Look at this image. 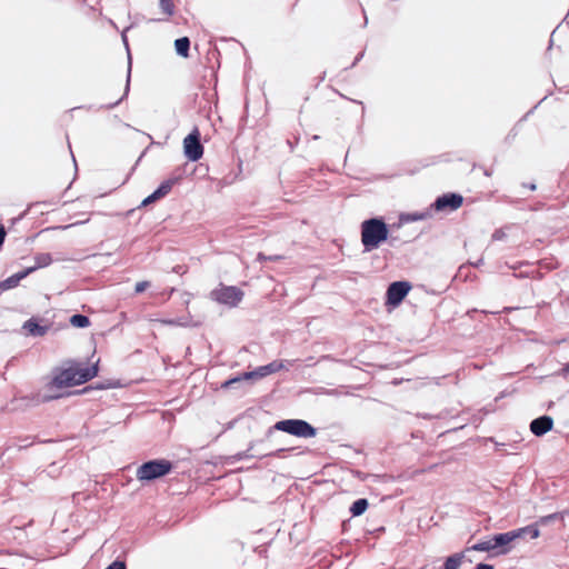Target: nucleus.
I'll use <instances>...</instances> for the list:
<instances>
[{
  "instance_id": "1",
  "label": "nucleus",
  "mask_w": 569,
  "mask_h": 569,
  "mask_svg": "<svg viewBox=\"0 0 569 569\" xmlns=\"http://www.w3.org/2000/svg\"><path fill=\"white\" fill-rule=\"evenodd\" d=\"M97 373V365L91 367L72 366L67 369H62L58 373H56L50 383L48 385V389L52 390L53 388H66L81 385L96 377Z\"/></svg>"
},
{
  "instance_id": "13",
  "label": "nucleus",
  "mask_w": 569,
  "mask_h": 569,
  "mask_svg": "<svg viewBox=\"0 0 569 569\" xmlns=\"http://www.w3.org/2000/svg\"><path fill=\"white\" fill-rule=\"evenodd\" d=\"M23 329L32 337H43L49 331L48 326L39 325L34 318L27 320L23 323Z\"/></svg>"
},
{
  "instance_id": "24",
  "label": "nucleus",
  "mask_w": 569,
  "mask_h": 569,
  "mask_svg": "<svg viewBox=\"0 0 569 569\" xmlns=\"http://www.w3.org/2000/svg\"><path fill=\"white\" fill-rule=\"evenodd\" d=\"M130 76H131V58L129 57L128 74H127V82H126L123 96L114 103L108 104L107 109H112L113 107L118 106L120 103V101L128 94L129 89H130Z\"/></svg>"
},
{
  "instance_id": "25",
  "label": "nucleus",
  "mask_w": 569,
  "mask_h": 569,
  "mask_svg": "<svg viewBox=\"0 0 569 569\" xmlns=\"http://www.w3.org/2000/svg\"><path fill=\"white\" fill-rule=\"evenodd\" d=\"M160 200L159 196H157L156 191H153L150 196H148L147 198H144L141 202V206L146 207L152 202H156Z\"/></svg>"
},
{
  "instance_id": "21",
  "label": "nucleus",
  "mask_w": 569,
  "mask_h": 569,
  "mask_svg": "<svg viewBox=\"0 0 569 569\" xmlns=\"http://www.w3.org/2000/svg\"><path fill=\"white\" fill-rule=\"evenodd\" d=\"M178 179H168L160 183V186L154 190L159 198L166 197L172 189L173 184Z\"/></svg>"
},
{
  "instance_id": "3",
  "label": "nucleus",
  "mask_w": 569,
  "mask_h": 569,
  "mask_svg": "<svg viewBox=\"0 0 569 569\" xmlns=\"http://www.w3.org/2000/svg\"><path fill=\"white\" fill-rule=\"evenodd\" d=\"M539 535L540 531L537 525H529L516 530L497 533L492 537L495 556H503L509 553V551L511 550L510 543L517 539H521L527 536H529L530 539H536L539 537Z\"/></svg>"
},
{
  "instance_id": "36",
  "label": "nucleus",
  "mask_w": 569,
  "mask_h": 569,
  "mask_svg": "<svg viewBox=\"0 0 569 569\" xmlns=\"http://www.w3.org/2000/svg\"><path fill=\"white\" fill-rule=\"evenodd\" d=\"M362 57H363V52H360L358 54V57L356 58V60L353 61L352 66H355L359 60H361Z\"/></svg>"
},
{
  "instance_id": "20",
  "label": "nucleus",
  "mask_w": 569,
  "mask_h": 569,
  "mask_svg": "<svg viewBox=\"0 0 569 569\" xmlns=\"http://www.w3.org/2000/svg\"><path fill=\"white\" fill-rule=\"evenodd\" d=\"M429 217H431V212H430V210H426L422 212L406 213V214L401 216V220L405 222H415V221L425 220Z\"/></svg>"
},
{
  "instance_id": "2",
  "label": "nucleus",
  "mask_w": 569,
  "mask_h": 569,
  "mask_svg": "<svg viewBox=\"0 0 569 569\" xmlns=\"http://www.w3.org/2000/svg\"><path fill=\"white\" fill-rule=\"evenodd\" d=\"M389 230L381 218H370L361 223V242L365 252L377 249L388 239Z\"/></svg>"
},
{
  "instance_id": "31",
  "label": "nucleus",
  "mask_w": 569,
  "mask_h": 569,
  "mask_svg": "<svg viewBox=\"0 0 569 569\" xmlns=\"http://www.w3.org/2000/svg\"><path fill=\"white\" fill-rule=\"evenodd\" d=\"M6 229L3 226H0V248L2 247L6 239Z\"/></svg>"
},
{
  "instance_id": "4",
  "label": "nucleus",
  "mask_w": 569,
  "mask_h": 569,
  "mask_svg": "<svg viewBox=\"0 0 569 569\" xmlns=\"http://www.w3.org/2000/svg\"><path fill=\"white\" fill-rule=\"evenodd\" d=\"M172 463L166 459H154L142 463L136 472L139 481H152L168 475Z\"/></svg>"
},
{
  "instance_id": "11",
  "label": "nucleus",
  "mask_w": 569,
  "mask_h": 569,
  "mask_svg": "<svg viewBox=\"0 0 569 569\" xmlns=\"http://www.w3.org/2000/svg\"><path fill=\"white\" fill-rule=\"evenodd\" d=\"M553 420L549 416H541L539 418H536L530 423V430L531 432L537 436L541 437L546 435L548 431L552 429Z\"/></svg>"
},
{
  "instance_id": "7",
  "label": "nucleus",
  "mask_w": 569,
  "mask_h": 569,
  "mask_svg": "<svg viewBox=\"0 0 569 569\" xmlns=\"http://www.w3.org/2000/svg\"><path fill=\"white\" fill-rule=\"evenodd\" d=\"M183 153L187 159L190 161H198L203 156V146L200 141V131L198 128H194L184 139H183Z\"/></svg>"
},
{
  "instance_id": "32",
  "label": "nucleus",
  "mask_w": 569,
  "mask_h": 569,
  "mask_svg": "<svg viewBox=\"0 0 569 569\" xmlns=\"http://www.w3.org/2000/svg\"><path fill=\"white\" fill-rule=\"evenodd\" d=\"M475 569H493V566L488 563H478Z\"/></svg>"
},
{
  "instance_id": "5",
  "label": "nucleus",
  "mask_w": 569,
  "mask_h": 569,
  "mask_svg": "<svg viewBox=\"0 0 569 569\" xmlns=\"http://www.w3.org/2000/svg\"><path fill=\"white\" fill-rule=\"evenodd\" d=\"M273 429L305 439L317 435V429L302 419L280 420L273 426Z\"/></svg>"
},
{
  "instance_id": "19",
  "label": "nucleus",
  "mask_w": 569,
  "mask_h": 569,
  "mask_svg": "<svg viewBox=\"0 0 569 569\" xmlns=\"http://www.w3.org/2000/svg\"><path fill=\"white\" fill-rule=\"evenodd\" d=\"M159 1V8L161 12L166 16L163 20H167L169 17H171L174 13V3L173 0H158ZM157 21H162V19H158Z\"/></svg>"
},
{
  "instance_id": "12",
  "label": "nucleus",
  "mask_w": 569,
  "mask_h": 569,
  "mask_svg": "<svg viewBox=\"0 0 569 569\" xmlns=\"http://www.w3.org/2000/svg\"><path fill=\"white\" fill-rule=\"evenodd\" d=\"M256 446H257V443L252 442L246 451L239 452L237 455V459L238 460H242V459H247V458L261 459V458L268 457V456L279 457L281 452L286 451V449H283V448H280V449H277L276 451H270V452L254 451Z\"/></svg>"
},
{
  "instance_id": "37",
  "label": "nucleus",
  "mask_w": 569,
  "mask_h": 569,
  "mask_svg": "<svg viewBox=\"0 0 569 569\" xmlns=\"http://www.w3.org/2000/svg\"><path fill=\"white\" fill-rule=\"evenodd\" d=\"M122 40H123L124 44L128 47L127 37H126L124 32L122 33Z\"/></svg>"
},
{
  "instance_id": "14",
  "label": "nucleus",
  "mask_w": 569,
  "mask_h": 569,
  "mask_svg": "<svg viewBox=\"0 0 569 569\" xmlns=\"http://www.w3.org/2000/svg\"><path fill=\"white\" fill-rule=\"evenodd\" d=\"M33 271H34V268H27L26 270L17 272V273L10 276L9 278H7L6 280L1 281L4 290H9V289L17 287L23 278H26L29 273H31Z\"/></svg>"
},
{
  "instance_id": "28",
  "label": "nucleus",
  "mask_w": 569,
  "mask_h": 569,
  "mask_svg": "<svg viewBox=\"0 0 569 569\" xmlns=\"http://www.w3.org/2000/svg\"><path fill=\"white\" fill-rule=\"evenodd\" d=\"M61 395H43L41 396V398L39 399L40 402H48L50 400H53V399H58L60 398Z\"/></svg>"
},
{
  "instance_id": "9",
  "label": "nucleus",
  "mask_w": 569,
  "mask_h": 569,
  "mask_svg": "<svg viewBox=\"0 0 569 569\" xmlns=\"http://www.w3.org/2000/svg\"><path fill=\"white\" fill-rule=\"evenodd\" d=\"M411 286L408 281H395L387 289V303L398 306L410 291Z\"/></svg>"
},
{
  "instance_id": "34",
  "label": "nucleus",
  "mask_w": 569,
  "mask_h": 569,
  "mask_svg": "<svg viewBox=\"0 0 569 569\" xmlns=\"http://www.w3.org/2000/svg\"><path fill=\"white\" fill-rule=\"evenodd\" d=\"M280 259H282V257L279 254L268 256V261H278Z\"/></svg>"
},
{
  "instance_id": "40",
  "label": "nucleus",
  "mask_w": 569,
  "mask_h": 569,
  "mask_svg": "<svg viewBox=\"0 0 569 569\" xmlns=\"http://www.w3.org/2000/svg\"><path fill=\"white\" fill-rule=\"evenodd\" d=\"M3 291H6V290H4L3 286H2V282L0 281V295H1Z\"/></svg>"
},
{
  "instance_id": "10",
  "label": "nucleus",
  "mask_w": 569,
  "mask_h": 569,
  "mask_svg": "<svg viewBox=\"0 0 569 569\" xmlns=\"http://www.w3.org/2000/svg\"><path fill=\"white\" fill-rule=\"evenodd\" d=\"M462 201V196L458 193H445L436 199V201L431 204V209H435L436 211H445L449 209L452 211L460 208Z\"/></svg>"
},
{
  "instance_id": "22",
  "label": "nucleus",
  "mask_w": 569,
  "mask_h": 569,
  "mask_svg": "<svg viewBox=\"0 0 569 569\" xmlns=\"http://www.w3.org/2000/svg\"><path fill=\"white\" fill-rule=\"evenodd\" d=\"M70 323L76 328H87L90 326V319L80 313H76L70 317Z\"/></svg>"
},
{
  "instance_id": "18",
  "label": "nucleus",
  "mask_w": 569,
  "mask_h": 569,
  "mask_svg": "<svg viewBox=\"0 0 569 569\" xmlns=\"http://www.w3.org/2000/svg\"><path fill=\"white\" fill-rule=\"evenodd\" d=\"M473 550V551H480V552H492V556H495V547L492 542V538L486 541H480L475 543L473 546L467 548V551Z\"/></svg>"
},
{
  "instance_id": "26",
  "label": "nucleus",
  "mask_w": 569,
  "mask_h": 569,
  "mask_svg": "<svg viewBox=\"0 0 569 569\" xmlns=\"http://www.w3.org/2000/svg\"><path fill=\"white\" fill-rule=\"evenodd\" d=\"M106 569H127V565L122 560H114Z\"/></svg>"
},
{
  "instance_id": "35",
  "label": "nucleus",
  "mask_w": 569,
  "mask_h": 569,
  "mask_svg": "<svg viewBox=\"0 0 569 569\" xmlns=\"http://www.w3.org/2000/svg\"><path fill=\"white\" fill-rule=\"evenodd\" d=\"M161 322L164 325H178V321L173 319L161 320Z\"/></svg>"
},
{
  "instance_id": "38",
  "label": "nucleus",
  "mask_w": 569,
  "mask_h": 569,
  "mask_svg": "<svg viewBox=\"0 0 569 569\" xmlns=\"http://www.w3.org/2000/svg\"><path fill=\"white\" fill-rule=\"evenodd\" d=\"M565 373H569V363L563 368Z\"/></svg>"
},
{
  "instance_id": "15",
  "label": "nucleus",
  "mask_w": 569,
  "mask_h": 569,
  "mask_svg": "<svg viewBox=\"0 0 569 569\" xmlns=\"http://www.w3.org/2000/svg\"><path fill=\"white\" fill-rule=\"evenodd\" d=\"M465 558L463 552H458L449 556L443 563L442 569H459Z\"/></svg>"
},
{
  "instance_id": "8",
  "label": "nucleus",
  "mask_w": 569,
  "mask_h": 569,
  "mask_svg": "<svg viewBox=\"0 0 569 569\" xmlns=\"http://www.w3.org/2000/svg\"><path fill=\"white\" fill-rule=\"evenodd\" d=\"M211 297L219 303L236 307L243 298V292L238 287H220L211 292Z\"/></svg>"
},
{
  "instance_id": "23",
  "label": "nucleus",
  "mask_w": 569,
  "mask_h": 569,
  "mask_svg": "<svg viewBox=\"0 0 569 569\" xmlns=\"http://www.w3.org/2000/svg\"><path fill=\"white\" fill-rule=\"evenodd\" d=\"M36 264L32 267L34 270L43 267H48L52 262L50 253H38L34 256Z\"/></svg>"
},
{
  "instance_id": "33",
  "label": "nucleus",
  "mask_w": 569,
  "mask_h": 569,
  "mask_svg": "<svg viewBox=\"0 0 569 569\" xmlns=\"http://www.w3.org/2000/svg\"><path fill=\"white\" fill-rule=\"evenodd\" d=\"M257 260H259V261H268V256L262 253V252H259L258 256H257Z\"/></svg>"
},
{
  "instance_id": "29",
  "label": "nucleus",
  "mask_w": 569,
  "mask_h": 569,
  "mask_svg": "<svg viewBox=\"0 0 569 569\" xmlns=\"http://www.w3.org/2000/svg\"><path fill=\"white\" fill-rule=\"evenodd\" d=\"M557 517V513H552V515H549V516H545V517H541L539 522L541 525H547L549 523L550 521H552L553 519H556Z\"/></svg>"
},
{
  "instance_id": "6",
  "label": "nucleus",
  "mask_w": 569,
  "mask_h": 569,
  "mask_svg": "<svg viewBox=\"0 0 569 569\" xmlns=\"http://www.w3.org/2000/svg\"><path fill=\"white\" fill-rule=\"evenodd\" d=\"M283 368H284V365L282 361L274 360L266 366H260L252 371H248L240 376H237V377L226 380L224 382L221 383V388H229L232 386V383H241L244 380L260 379V378H263L271 373L278 372Z\"/></svg>"
},
{
  "instance_id": "41",
  "label": "nucleus",
  "mask_w": 569,
  "mask_h": 569,
  "mask_svg": "<svg viewBox=\"0 0 569 569\" xmlns=\"http://www.w3.org/2000/svg\"><path fill=\"white\" fill-rule=\"evenodd\" d=\"M69 227H70V226H61V227H59V228H60V229H67V228H69Z\"/></svg>"
},
{
  "instance_id": "17",
  "label": "nucleus",
  "mask_w": 569,
  "mask_h": 569,
  "mask_svg": "<svg viewBox=\"0 0 569 569\" xmlns=\"http://www.w3.org/2000/svg\"><path fill=\"white\" fill-rule=\"evenodd\" d=\"M368 500L365 499V498H360L358 500H356L351 507H350V513L353 516V517H359L361 516L362 513H365V511L368 509Z\"/></svg>"
},
{
  "instance_id": "16",
  "label": "nucleus",
  "mask_w": 569,
  "mask_h": 569,
  "mask_svg": "<svg viewBox=\"0 0 569 569\" xmlns=\"http://www.w3.org/2000/svg\"><path fill=\"white\" fill-rule=\"evenodd\" d=\"M176 52L186 58L189 56L190 40L188 37L179 38L174 41Z\"/></svg>"
},
{
  "instance_id": "42",
  "label": "nucleus",
  "mask_w": 569,
  "mask_h": 569,
  "mask_svg": "<svg viewBox=\"0 0 569 569\" xmlns=\"http://www.w3.org/2000/svg\"><path fill=\"white\" fill-rule=\"evenodd\" d=\"M239 383H232L231 388H236ZM230 389V387L228 388Z\"/></svg>"
},
{
  "instance_id": "39",
  "label": "nucleus",
  "mask_w": 569,
  "mask_h": 569,
  "mask_svg": "<svg viewBox=\"0 0 569 569\" xmlns=\"http://www.w3.org/2000/svg\"><path fill=\"white\" fill-rule=\"evenodd\" d=\"M530 190H536V184L531 183L528 186Z\"/></svg>"
},
{
  "instance_id": "27",
  "label": "nucleus",
  "mask_w": 569,
  "mask_h": 569,
  "mask_svg": "<svg viewBox=\"0 0 569 569\" xmlns=\"http://www.w3.org/2000/svg\"><path fill=\"white\" fill-rule=\"evenodd\" d=\"M150 286L149 281H140L136 283L134 291L136 293L143 292Z\"/></svg>"
},
{
  "instance_id": "30",
  "label": "nucleus",
  "mask_w": 569,
  "mask_h": 569,
  "mask_svg": "<svg viewBox=\"0 0 569 569\" xmlns=\"http://www.w3.org/2000/svg\"><path fill=\"white\" fill-rule=\"evenodd\" d=\"M505 237H506V233L500 229L496 230L492 233V240H495V241L502 240Z\"/></svg>"
}]
</instances>
